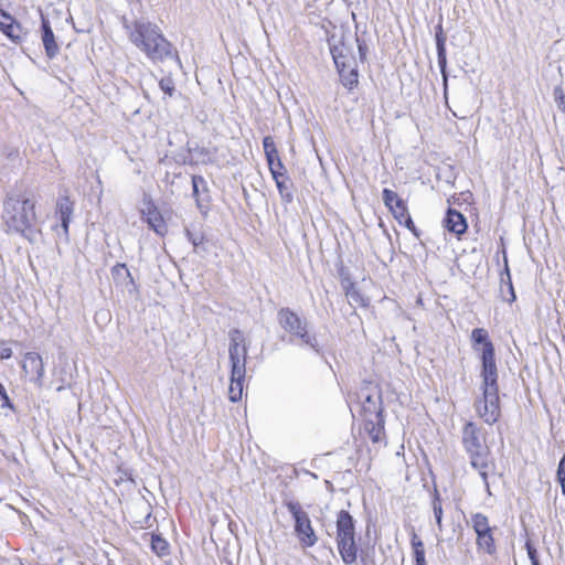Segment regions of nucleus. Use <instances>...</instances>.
<instances>
[{"label": "nucleus", "mask_w": 565, "mask_h": 565, "mask_svg": "<svg viewBox=\"0 0 565 565\" xmlns=\"http://www.w3.org/2000/svg\"><path fill=\"white\" fill-rule=\"evenodd\" d=\"M329 45L342 84L345 87L352 88L358 84V64L354 49H358L360 57L363 61L366 54V46L359 41L355 34L344 31L333 33L329 39Z\"/></svg>", "instance_id": "f257e3e1"}, {"label": "nucleus", "mask_w": 565, "mask_h": 565, "mask_svg": "<svg viewBox=\"0 0 565 565\" xmlns=\"http://www.w3.org/2000/svg\"><path fill=\"white\" fill-rule=\"evenodd\" d=\"M2 220L8 233L20 234L30 242L35 239V202L24 194L9 195L3 203Z\"/></svg>", "instance_id": "f03ea898"}, {"label": "nucleus", "mask_w": 565, "mask_h": 565, "mask_svg": "<svg viewBox=\"0 0 565 565\" xmlns=\"http://www.w3.org/2000/svg\"><path fill=\"white\" fill-rule=\"evenodd\" d=\"M482 397L476 402L478 415L487 423L494 424L500 416L498 370L491 364L490 351L484 356V370L481 371Z\"/></svg>", "instance_id": "7ed1b4c3"}, {"label": "nucleus", "mask_w": 565, "mask_h": 565, "mask_svg": "<svg viewBox=\"0 0 565 565\" xmlns=\"http://www.w3.org/2000/svg\"><path fill=\"white\" fill-rule=\"evenodd\" d=\"M129 38L152 61H162L171 55V44L164 39L156 24L135 23Z\"/></svg>", "instance_id": "20e7f679"}, {"label": "nucleus", "mask_w": 565, "mask_h": 565, "mask_svg": "<svg viewBox=\"0 0 565 565\" xmlns=\"http://www.w3.org/2000/svg\"><path fill=\"white\" fill-rule=\"evenodd\" d=\"M462 441L466 450L470 455L471 466L479 472L483 482L486 483L487 489H489L488 484V471L490 469V463L488 460L489 451L488 447L483 443V438L476 427L475 424L468 423L462 431Z\"/></svg>", "instance_id": "39448f33"}, {"label": "nucleus", "mask_w": 565, "mask_h": 565, "mask_svg": "<svg viewBox=\"0 0 565 565\" xmlns=\"http://www.w3.org/2000/svg\"><path fill=\"white\" fill-rule=\"evenodd\" d=\"M295 522V534L299 543L305 547H311L318 542V536L312 527L308 513L298 502L288 501L285 503Z\"/></svg>", "instance_id": "423d86ee"}, {"label": "nucleus", "mask_w": 565, "mask_h": 565, "mask_svg": "<svg viewBox=\"0 0 565 565\" xmlns=\"http://www.w3.org/2000/svg\"><path fill=\"white\" fill-rule=\"evenodd\" d=\"M230 347L228 354L231 361V372L238 379L246 375L247 345L243 332L238 329L231 330L228 333Z\"/></svg>", "instance_id": "0eeeda50"}, {"label": "nucleus", "mask_w": 565, "mask_h": 565, "mask_svg": "<svg viewBox=\"0 0 565 565\" xmlns=\"http://www.w3.org/2000/svg\"><path fill=\"white\" fill-rule=\"evenodd\" d=\"M278 323L286 332L300 338L303 344L312 349L317 348L316 338L310 335L307 331L306 320L301 319L289 308H282L278 311Z\"/></svg>", "instance_id": "6e6552de"}, {"label": "nucleus", "mask_w": 565, "mask_h": 565, "mask_svg": "<svg viewBox=\"0 0 565 565\" xmlns=\"http://www.w3.org/2000/svg\"><path fill=\"white\" fill-rule=\"evenodd\" d=\"M20 363L23 375L41 387L45 374L42 356L36 352H26Z\"/></svg>", "instance_id": "1a4fd4ad"}, {"label": "nucleus", "mask_w": 565, "mask_h": 565, "mask_svg": "<svg viewBox=\"0 0 565 565\" xmlns=\"http://www.w3.org/2000/svg\"><path fill=\"white\" fill-rule=\"evenodd\" d=\"M0 31L14 43L22 42L25 34L22 26L3 10H0Z\"/></svg>", "instance_id": "9d476101"}, {"label": "nucleus", "mask_w": 565, "mask_h": 565, "mask_svg": "<svg viewBox=\"0 0 565 565\" xmlns=\"http://www.w3.org/2000/svg\"><path fill=\"white\" fill-rule=\"evenodd\" d=\"M355 539L354 522L348 511H340L337 518V541Z\"/></svg>", "instance_id": "9b49d317"}, {"label": "nucleus", "mask_w": 565, "mask_h": 565, "mask_svg": "<svg viewBox=\"0 0 565 565\" xmlns=\"http://www.w3.org/2000/svg\"><path fill=\"white\" fill-rule=\"evenodd\" d=\"M471 340L473 341L475 344H480V343L483 344L482 351H481L482 370H484V356H486V353H488V351H490L491 364L493 366H497L495 361H494V348H493V344L491 343V341H489V339H488L487 330L483 328L473 329L471 332Z\"/></svg>", "instance_id": "f8f14e48"}, {"label": "nucleus", "mask_w": 565, "mask_h": 565, "mask_svg": "<svg viewBox=\"0 0 565 565\" xmlns=\"http://www.w3.org/2000/svg\"><path fill=\"white\" fill-rule=\"evenodd\" d=\"M142 214L146 222L157 234L163 235L166 233L164 221L151 202L145 203Z\"/></svg>", "instance_id": "ddd939ff"}, {"label": "nucleus", "mask_w": 565, "mask_h": 565, "mask_svg": "<svg viewBox=\"0 0 565 565\" xmlns=\"http://www.w3.org/2000/svg\"><path fill=\"white\" fill-rule=\"evenodd\" d=\"M42 42L46 56L51 60L54 58L58 54L60 47L55 41L50 22L44 18H42Z\"/></svg>", "instance_id": "4468645a"}, {"label": "nucleus", "mask_w": 565, "mask_h": 565, "mask_svg": "<svg viewBox=\"0 0 565 565\" xmlns=\"http://www.w3.org/2000/svg\"><path fill=\"white\" fill-rule=\"evenodd\" d=\"M56 214L61 220V227L65 236L68 235V226L73 214V203L67 196L60 198L56 203Z\"/></svg>", "instance_id": "2eb2a0df"}, {"label": "nucleus", "mask_w": 565, "mask_h": 565, "mask_svg": "<svg viewBox=\"0 0 565 565\" xmlns=\"http://www.w3.org/2000/svg\"><path fill=\"white\" fill-rule=\"evenodd\" d=\"M445 226L451 233L463 234L467 230L466 218L461 213L450 209L445 218Z\"/></svg>", "instance_id": "dca6fc26"}, {"label": "nucleus", "mask_w": 565, "mask_h": 565, "mask_svg": "<svg viewBox=\"0 0 565 565\" xmlns=\"http://www.w3.org/2000/svg\"><path fill=\"white\" fill-rule=\"evenodd\" d=\"M361 397L363 398L362 408L366 415H381L382 405L381 395L379 392H375L374 394H365L364 392H362Z\"/></svg>", "instance_id": "f3484780"}, {"label": "nucleus", "mask_w": 565, "mask_h": 565, "mask_svg": "<svg viewBox=\"0 0 565 565\" xmlns=\"http://www.w3.org/2000/svg\"><path fill=\"white\" fill-rule=\"evenodd\" d=\"M338 550L345 564H353L356 561L358 548L355 539L337 541Z\"/></svg>", "instance_id": "a211bd4d"}, {"label": "nucleus", "mask_w": 565, "mask_h": 565, "mask_svg": "<svg viewBox=\"0 0 565 565\" xmlns=\"http://www.w3.org/2000/svg\"><path fill=\"white\" fill-rule=\"evenodd\" d=\"M390 211L401 225L406 226L411 231H415L414 222L404 201L395 205L393 209H390Z\"/></svg>", "instance_id": "6ab92c4d"}, {"label": "nucleus", "mask_w": 565, "mask_h": 565, "mask_svg": "<svg viewBox=\"0 0 565 565\" xmlns=\"http://www.w3.org/2000/svg\"><path fill=\"white\" fill-rule=\"evenodd\" d=\"M440 31L436 33V46H437V57H438V65L440 67V71L443 75H445V68H446V39L443 34L441 28L439 26ZM446 78V76H444Z\"/></svg>", "instance_id": "aec40b11"}, {"label": "nucleus", "mask_w": 565, "mask_h": 565, "mask_svg": "<svg viewBox=\"0 0 565 565\" xmlns=\"http://www.w3.org/2000/svg\"><path fill=\"white\" fill-rule=\"evenodd\" d=\"M244 380L245 375L236 379L231 372V384L228 387V398L231 402L235 403L242 398Z\"/></svg>", "instance_id": "412c9836"}, {"label": "nucleus", "mask_w": 565, "mask_h": 565, "mask_svg": "<svg viewBox=\"0 0 565 565\" xmlns=\"http://www.w3.org/2000/svg\"><path fill=\"white\" fill-rule=\"evenodd\" d=\"M431 510L433 514L438 527V531L441 532L444 530L443 525V502L439 492L435 489L433 499H431Z\"/></svg>", "instance_id": "4be33fe9"}, {"label": "nucleus", "mask_w": 565, "mask_h": 565, "mask_svg": "<svg viewBox=\"0 0 565 565\" xmlns=\"http://www.w3.org/2000/svg\"><path fill=\"white\" fill-rule=\"evenodd\" d=\"M470 522L476 534L492 531V527L489 525L488 518L482 513L472 514Z\"/></svg>", "instance_id": "5701e85b"}, {"label": "nucleus", "mask_w": 565, "mask_h": 565, "mask_svg": "<svg viewBox=\"0 0 565 565\" xmlns=\"http://www.w3.org/2000/svg\"><path fill=\"white\" fill-rule=\"evenodd\" d=\"M477 544L482 551L492 554L495 550L492 531L477 534Z\"/></svg>", "instance_id": "b1692460"}, {"label": "nucleus", "mask_w": 565, "mask_h": 565, "mask_svg": "<svg viewBox=\"0 0 565 565\" xmlns=\"http://www.w3.org/2000/svg\"><path fill=\"white\" fill-rule=\"evenodd\" d=\"M192 188H193V196L195 198L196 200V205L198 207H202V204H201V193L202 192H206L207 191V188H206V182L204 180L203 177L201 175H193L192 177Z\"/></svg>", "instance_id": "393cba45"}, {"label": "nucleus", "mask_w": 565, "mask_h": 565, "mask_svg": "<svg viewBox=\"0 0 565 565\" xmlns=\"http://www.w3.org/2000/svg\"><path fill=\"white\" fill-rule=\"evenodd\" d=\"M151 548L160 557L169 554L168 542L159 535H151Z\"/></svg>", "instance_id": "a878e982"}, {"label": "nucleus", "mask_w": 565, "mask_h": 565, "mask_svg": "<svg viewBox=\"0 0 565 565\" xmlns=\"http://www.w3.org/2000/svg\"><path fill=\"white\" fill-rule=\"evenodd\" d=\"M383 201L384 204L388 207V210L393 209L395 205L403 202V200L397 195V193L390 189L383 190Z\"/></svg>", "instance_id": "bb28decb"}, {"label": "nucleus", "mask_w": 565, "mask_h": 565, "mask_svg": "<svg viewBox=\"0 0 565 565\" xmlns=\"http://www.w3.org/2000/svg\"><path fill=\"white\" fill-rule=\"evenodd\" d=\"M553 97L557 108L565 114V92L562 85H557L553 89Z\"/></svg>", "instance_id": "cd10ccee"}, {"label": "nucleus", "mask_w": 565, "mask_h": 565, "mask_svg": "<svg viewBox=\"0 0 565 565\" xmlns=\"http://www.w3.org/2000/svg\"><path fill=\"white\" fill-rule=\"evenodd\" d=\"M269 170L274 180L284 179L286 177V169L281 161H276Z\"/></svg>", "instance_id": "c85d7f7f"}, {"label": "nucleus", "mask_w": 565, "mask_h": 565, "mask_svg": "<svg viewBox=\"0 0 565 565\" xmlns=\"http://www.w3.org/2000/svg\"><path fill=\"white\" fill-rule=\"evenodd\" d=\"M278 191L282 198L286 199L287 202H290L292 196L288 191V186L286 184V177L284 179L275 180Z\"/></svg>", "instance_id": "c756f323"}, {"label": "nucleus", "mask_w": 565, "mask_h": 565, "mask_svg": "<svg viewBox=\"0 0 565 565\" xmlns=\"http://www.w3.org/2000/svg\"><path fill=\"white\" fill-rule=\"evenodd\" d=\"M557 480L562 488V493L565 495V455L562 457L557 468Z\"/></svg>", "instance_id": "7c9ffc66"}, {"label": "nucleus", "mask_w": 565, "mask_h": 565, "mask_svg": "<svg viewBox=\"0 0 565 565\" xmlns=\"http://www.w3.org/2000/svg\"><path fill=\"white\" fill-rule=\"evenodd\" d=\"M160 88L168 95L172 96L174 93V83L171 77H164L159 82Z\"/></svg>", "instance_id": "2f4dec72"}, {"label": "nucleus", "mask_w": 565, "mask_h": 565, "mask_svg": "<svg viewBox=\"0 0 565 565\" xmlns=\"http://www.w3.org/2000/svg\"><path fill=\"white\" fill-rule=\"evenodd\" d=\"M263 148L266 157H270V154L277 152L274 139L270 136L264 138Z\"/></svg>", "instance_id": "473e14b6"}, {"label": "nucleus", "mask_w": 565, "mask_h": 565, "mask_svg": "<svg viewBox=\"0 0 565 565\" xmlns=\"http://www.w3.org/2000/svg\"><path fill=\"white\" fill-rule=\"evenodd\" d=\"M12 355V349L10 348L9 343L6 341H0V358L2 360L9 359Z\"/></svg>", "instance_id": "72a5a7b5"}, {"label": "nucleus", "mask_w": 565, "mask_h": 565, "mask_svg": "<svg viewBox=\"0 0 565 565\" xmlns=\"http://www.w3.org/2000/svg\"><path fill=\"white\" fill-rule=\"evenodd\" d=\"M113 274L116 275V276L126 275L127 277H130V273H129V270H128V268L126 267L125 264H117L113 268Z\"/></svg>", "instance_id": "f704fd0d"}, {"label": "nucleus", "mask_w": 565, "mask_h": 565, "mask_svg": "<svg viewBox=\"0 0 565 565\" xmlns=\"http://www.w3.org/2000/svg\"><path fill=\"white\" fill-rule=\"evenodd\" d=\"M507 287H508V290H509V294H510V298H508L507 300L509 302H513L515 300V294H514V289H513V286H512V282H511V277H510V273H509V269L507 268Z\"/></svg>", "instance_id": "c9c22d12"}, {"label": "nucleus", "mask_w": 565, "mask_h": 565, "mask_svg": "<svg viewBox=\"0 0 565 565\" xmlns=\"http://www.w3.org/2000/svg\"><path fill=\"white\" fill-rule=\"evenodd\" d=\"M416 565H426L425 550L414 551Z\"/></svg>", "instance_id": "e433bc0d"}, {"label": "nucleus", "mask_w": 565, "mask_h": 565, "mask_svg": "<svg viewBox=\"0 0 565 565\" xmlns=\"http://www.w3.org/2000/svg\"><path fill=\"white\" fill-rule=\"evenodd\" d=\"M412 546L414 551L424 550L423 542L418 539V536L414 533L412 537Z\"/></svg>", "instance_id": "4c0bfd02"}, {"label": "nucleus", "mask_w": 565, "mask_h": 565, "mask_svg": "<svg viewBox=\"0 0 565 565\" xmlns=\"http://www.w3.org/2000/svg\"><path fill=\"white\" fill-rule=\"evenodd\" d=\"M0 397L2 399V407H9V408L13 407L11 402H10V398H9L7 392H6V388L3 390L2 393H0Z\"/></svg>", "instance_id": "58836bf2"}, {"label": "nucleus", "mask_w": 565, "mask_h": 565, "mask_svg": "<svg viewBox=\"0 0 565 565\" xmlns=\"http://www.w3.org/2000/svg\"><path fill=\"white\" fill-rule=\"evenodd\" d=\"M268 167L270 168L276 161H280V158L278 156V151L270 154V157H266Z\"/></svg>", "instance_id": "ea45409f"}, {"label": "nucleus", "mask_w": 565, "mask_h": 565, "mask_svg": "<svg viewBox=\"0 0 565 565\" xmlns=\"http://www.w3.org/2000/svg\"><path fill=\"white\" fill-rule=\"evenodd\" d=\"M527 554L531 559V563L534 562V559H537L536 555H535L536 551L534 548H532L529 544H527Z\"/></svg>", "instance_id": "a19ab883"}, {"label": "nucleus", "mask_w": 565, "mask_h": 565, "mask_svg": "<svg viewBox=\"0 0 565 565\" xmlns=\"http://www.w3.org/2000/svg\"><path fill=\"white\" fill-rule=\"evenodd\" d=\"M532 565H540V564H539V561H537V559H534V562H532Z\"/></svg>", "instance_id": "79ce46f5"}, {"label": "nucleus", "mask_w": 565, "mask_h": 565, "mask_svg": "<svg viewBox=\"0 0 565 565\" xmlns=\"http://www.w3.org/2000/svg\"><path fill=\"white\" fill-rule=\"evenodd\" d=\"M3 390H4L3 385H2V384H0V393H2V392H3Z\"/></svg>", "instance_id": "37998d69"}]
</instances>
